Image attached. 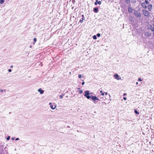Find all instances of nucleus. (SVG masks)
I'll return each instance as SVG.
<instances>
[{"instance_id":"nucleus-1","label":"nucleus","mask_w":154,"mask_h":154,"mask_svg":"<svg viewBox=\"0 0 154 154\" xmlns=\"http://www.w3.org/2000/svg\"><path fill=\"white\" fill-rule=\"evenodd\" d=\"M143 13L145 16H148L149 15V12L147 10H143Z\"/></svg>"},{"instance_id":"nucleus-2","label":"nucleus","mask_w":154,"mask_h":154,"mask_svg":"<svg viewBox=\"0 0 154 154\" xmlns=\"http://www.w3.org/2000/svg\"><path fill=\"white\" fill-rule=\"evenodd\" d=\"M134 14L136 17L139 18L141 17V14L137 11H134Z\"/></svg>"},{"instance_id":"nucleus-3","label":"nucleus","mask_w":154,"mask_h":154,"mask_svg":"<svg viewBox=\"0 0 154 154\" xmlns=\"http://www.w3.org/2000/svg\"><path fill=\"white\" fill-rule=\"evenodd\" d=\"M85 94L84 96L86 97L88 99H90V96L88 95L89 94V91H86L85 92Z\"/></svg>"},{"instance_id":"nucleus-4","label":"nucleus","mask_w":154,"mask_h":154,"mask_svg":"<svg viewBox=\"0 0 154 154\" xmlns=\"http://www.w3.org/2000/svg\"><path fill=\"white\" fill-rule=\"evenodd\" d=\"M133 11H134V9H132L131 7H129L128 8V11L129 13H132Z\"/></svg>"},{"instance_id":"nucleus-5","label":"nucleus","mask_w":154,"mask_h":154,"mask_svg":"<svg viewBox=\"0 0 154 154\" xmlns=\"http://www.w3.org/2000/svg\"><path fill=\"white\" fill-rule=\"evenodd\" d=\"M114 77L116 79H117L118 80H119L120 79H121V78H119V75L117 74H116L114 75Z\"/></svg>"},{"instance_id":"nucleus-6","label":"nucleus","mask_w":154,"mask_h":154,"mask_svg":"<svg viewBox=\"0 0 154 154\" xmlns=\"http://www.w3.org/2000/svg\"><path fill=\"white\" fill-rule=\"evenodd\" d=\"M141 5L142 7L145 9H146L147 8V6L146 5L145 3L143 2L141 4Z\"/></svg>"},{"instance_id":"nucleus-7","label":"nucleus","mask_w":154,"mask_h":154,"mask_svg":"<svg viewBox=\"0 0 154 154\" xmlns=\"http://www.w3.org/2000/svg\"><path fill=\"white\" fill-rule=\"evenodd\" d=\"M152 8V5H149L148 6V9L149 11H150Z\"/></svg>"},{"instance_id":"nucleus-8","label":"nucleus","mask_w":154,"mask_h":154,"mask_svg":"<svg viewBox=\"0 0 154 154\" xmlns=\"http://www.w3.org/2000/svg\"><path fill=\"white\" fill-rule=\"evenodd\" d=\"M149 29H150L152 31H154V28L153 26H152V25H150L149 26Z\"/></svg>"},{"instance_id":"nucleus-9","label":"nucleus","mask_w":154,"mask_h":154,"mask_svg":"<svg viewBox=\"0 0 154 154\" xmlns=\"http://www.w3.org/2000/svg\"><path fill=\"white\" fill-rule=\"evenodd\" d=\"M38 92H39L41 94H42L44 93V91L42 90L41 88H39L38 90Z\"/></svg>"},{"instance_id":"nucleus-10","label":"nucleus","mask_w":154,"mask_h":154,"mask_svg":"<svg viewBox=\"0 0 154 154\" xmlns=\"http://www.w3.org/2000/svg\"><path fill=\"white\" fill-rule=\"evenodd\" d=\"M92 100L94 101H95L96 100H99V99L96 96H94Z\"/></svg>"},{"instance_id":"nucleus-11","label":"nucleus","mask_w":154,"mask_h":154,"mask_svg":"<svg viewBox=\"0 0 154 154\" xmlns=\"http://www.w3.org/2000/svg\"><path fill=\"white\" fill-rule=\"evenodd\" d=\"M94 11L96 13H97L98 12V8H94Z\"/></svg>"},{"instance_id":"nucleus-12","label":"nucleus","mask_w":154,"mask_h":154,"mask_svg":"<svg viewBox=\"0 0 154 154\" xmlns=\"http://www.w3.org/2000/svg\"><path fill=\"white\" fill-rule=\"evenodd\" d=\"M56 106H55L54 107L53 106V105H51V106L50 107L52 109H54L56 107Z\"/></svg>"},{"instance_id":"nucleus-13","label":"nucleus","mask_w":154,"mask_h":154,"mask_svg":"<svg viewBox=\"0 0 154 154\" xmlns=\"http://www.w3.org/2000/svg\"><path fill=\"white\" fill-rule=\"evenodd\" d=\"M125 2L126 4H129L130 2V0H125Z\"/></svg>"},{"instance_id":"nucleus-14","label":"nucleus","mask_w":154,"mask_h":154,"mask_svg":"<svg viewBox=\"0 0 154 154\" xmlns=\"http://www.w3.org/2000/svg\"><path fill=\"white\" fill-rule=\"evenodd\" d=\"M64 94H62L60 96V97L61 99L63 98V97L64 96Z\"/></svg>"},{"instance_id":"nucleus-15","label":"nucleus","mask_w":154,"mask_h":154,"mask_svg":"<svg viewBox=\"0 0 154 154\" xmlns=\"http://www.w3.org/2000/svg\"><path fill=\"white\" fill-rule=\"evenodd\" d=\"M4 2V0H0V4H2Z\"/></svg>"},{"instance_id":"nucleus-16","label":"nucleus","mask_w":154,"mask_h":154,"mask_svg":"<svg viewBox=\"0 0 154 154\" xmlns=\"http://www.w3.org/2000/svg\"><path fill=\"white\" fill-rule=\"evenodd\" d=\"M33 41H34V42L33 43V44H34V43L36 41V38H34V39H33Z\"/></svg>"},{"instance_id":"nucleus-17","label":"nucleus","mask_w":154,"mask_h":154,"mask_svg":"<svg viewBox=\"0 0 154 154\" xmlns=\"http://www.w3.org/2000/svg\"><path fill=\"white\" fill-rule=\"evenodd\" d=\"M93 38L94 39H97V37H96V36L95 35H94L93 36Z\"/></svg>"},{"instance_id":"nucleus-18","label":"nucleus","mask_w":154,"mask_h":154,"mask_svg":"<svg viewBox=\"0 0 154 154\" xmlns=\"http://www.w3.org/2000/svg\"><path fill=\"white\" fill-rule=\"evenodd\" d=\"M134 112H135V113H136L137 114H139V112H138L136 109H135L134 110Z\"/></svg>"},{"instance_id":"nucleus-19","label":"nucleus","mask_w":154,"mask_h":154,"mask_svg":"<svg viewBox=\"0 0 154 154\" xmlns=\"http://www.w3.org/2000/svg\"><path fill=\"white\" fill-rule=\"evenodd\" d=\"M79 93H80V94H82L83 93V91L82 90H80L79 91Z\"/></svg>"},{"instance_id":"nucleus-20","label":"nucleus","mask_w":154,"mask_h":154,"mask_svg":"<svg viewBox=\"0 0 154 154\" xmlns=\"http://www.w3.org/2000/svg\"><path fill=\"white\" fill-rule=\"evenodd\" d=\"M145 2L146 4L149 3V2L147 0H145Z\"/></svg>"},{"instance_id":"nucleus-21","label":"nucleus","mask_w":154,"mask_h":154,"mask_svg":"<svg viewBox=\"0 0 154 154\" xmlns=\"http://www.w3.org/2000/svg\"><path fill=\"white\" fill-rule=\"evenodd\" d=\"M97 37H99L100 36V33H98L97 34Z\"/></svg>"},{"instance_id":"nucleus-22","label":"nucleus","mask_w":154,"mask_h":154,"mask_svg":"<svg viewBox=\"0 0 154 154\" xmlns=\"http://www.w3.org/2000/svg\"><path fill=\"white\" fill-rule=\"evenodd\" d=\"M138 81H141L142 80H141V78H139L138 80Z\"/></svg>"},{"instance_id":"nucleus-23","label":"nucleus","mask_w":154,"mask_h":154,"mask_svg":"<svg viewBox=\"0 0 154 154\" xmlns=\"http://www.w3.org/2000/svg\"><path fill=\"white\" fill-rule=\"evenodd\" d=\"M97 3L99 5H100L101 4V2L100 1H99Z\"/></svg>"},{"instance_id":"nucleus-24","label":"nucleus","mask_w":154,"mask_h":154,"mask_svg":"<svg viewBox=\"0 0 154 154\" xmlns=\"http://www.w3.org/2000/svg\"><path fill=\"white\" fill-rule=\"evenodd\" d=\"M10 136H8L7 137V140H9L10 139Z\"/></svg>"},{"instance_id":"nucleus-25","label":"nucleus","mask_w":154,"mask_h":154,"mask_svg":"<svg viewBox=\"0 0 154 154\" xmlns=\"http://www.w3.org/2000/svg\"><path fill=\"white\" fill-rule=\"evenodd\" d=\"M82 17H83L82 18V20H85V18H84V15H82Z\"/></svg>"},{"instance_id":"nucleus-26","label":"nucleus","mask_w":154,"mask_h":154,"mask_svg":"<svg viewBox=\"0 0 154 154\" xmlns=\"http://www.w3.org/2000/svg\"><path fill=\"white\" fill-rule=\"evenodd\" d=\"M79 78H81L82 77V75L81 74H79Z\"/></svg>"},{"instance_id":"nucleus-27","label":"nucleus","mask_w":154,"mask_h":154,"mask_svg":"<svg viewBox=\"0 0 154 154\" xmlns=\"http://www.w3.org/2000/svg\"><path fill=\"white\" fill-rule=\"evenodd\" d=\"M93 97H94V96L92 95L90 96V98H92V99Z\"/></svg>"},{"instance_id":"nucleus-28","label":"nucleus","mask_w":154,"mask_h":154,"mask_svg":"<svg viewBox=\"0 0 154 154\" xmlns=\"http://www.w3.org/2000/svg\"><path fill=\"white\" fill-rule=\"evenodd\" d=\"M123 99L124 100H126L127 99V98L126 97H124L123 98Z\"/></svg>"},{"instance_id":"nucleus-29","label":"nucleus","mask_w":154,"mask_h":154,"mask_svg":"<svg viewBox=\"0 0 154 154\" xmlns=\"http://www.w3.org/2000/svg\"><path fill=\"white\" fill-rule=\"evenodd\" d=\"M97 2H95V3H94V5H97Z\"/></svg>"},{"instance_id":"nucleus-30","label":"nucleus","mask_w":154,"mask_h":154,"mask_svg":"<svg viewBox=\"0 0 154 154\" xmlns=\"http://www.w3.org/2000/svg\"><path fill=\"white\" fill-rule=\"evenodd\" d=\"M8 71L9 72H11V69H9Z\"/></svg>"},{"instance_id":"nucleus-31","label":"nucleus","mask_w":154,"mask_h":154,"mask_svg":"<svg viewBox=\"0 0 154 154\" xmlns=\"http://www.w3.org/2000/svg\"><path fill=\"white\" fill-rule=\"evenodd\" d=\"M83 21V20H80V22L81 23H82Z\"/></svg>"},{"instance_id":"nucleus-32","label":"nucleus","mask_w":154,"mask_h":154,"mask_svg":"<svg viewBox=\"0 0 154 154\" xmlns=\"http://www.w3.org/2000/svg\"><path fill=\"white\" fill-rule=\"evenodd\" d=\"M85 84V82H83L82 83V85H84Z\"/></svg>"},{"instance_id":"nucleus-33","label":"nucleus","mask_w":154,"mask_h":154,"mask_svg":"<svg viewBox=\"0 0 154 154\" xmlns=\"http://www.w3.org/2000/svg\"><path fill=\"white\" fill-rule=\"evenodd\" d=\"M104 93H102V94H101V95L103 96L104 95Z\"/></svg>"},{"instance_id":"nucleus-34","label":"nucleus","mask_w":154,"mask_h":154,"mask_svg":"<svg viewBox=\"0 0 154 154\" xmlns=\"http://www.w3.org/2000/svg\"><path fill=\"white\" fill-rule=\"evenodd\" d=\"M49 104L51 105H51H52V103H50Z\"/></svg>"},{"instance_id":"nucleus-35","label":"nucleus","mask_w":154,"mask_h":154,"mask_svg":"<svg viewBox=\"0 0 154 154\" xmlns=\"http://www.w3.org/2000/svg\"><path fill=\"white\" fill-rule=\"evenodd\" d=\"M0 91L1 92L3 91V90L2 89H1Z\"/></svg>"},{"instance_id":"nucleus-36","label":"nucleus","mask_w":154,"mask_h":154,"mask_svg":"<svg viewBox=\"0 0 154 154\" xmlns=\"http://www.w3.org/2000/svg\"><path fill=\"white\" fill-rule=\"evenodd\" d=\"M19 140V138H17L16 139V140Z\"/></svg>"},{"instance_id":"nucleus-37","label":"nucleus","mask_w":154,"mask_h":154,"mask_svg":"<svg viewBox=\"0 0 154 154\" xmlns=\"http://www.w3.org/2000/svg\"><path fill=\"white\" fill-rule=\"evenodd\" d=\"M100 92L101 93H103V91H100Z\"/></svg>"},{"instance_id":"nucleus-38","label":"nucleus","mask_w":154,"mask_h":154,"mask_svg":"<svg viewBox=\"0 0 154 154\" xmlns=\"http://www.w3.org/2000/svg\"><path fill=\"white\" fill-rule=\"evenodd\" d=\"M107 92H106V93H105V94H106V95H107Z\"/></svg>"},{"instance_id":"nucleus-39","label":"nucleus","mask_w":154,"mask_h":154,"mask_svg":"<svg viewBox=\"0 0 154 154\" xmlns=\"http://www.w3.org/2000/svg\"><path fill=\"white\" fill-rule=\"evenodd\" d=\"M126 93H124V94L123 95H126Z\"/></svg>"},{"instance_id":"nucleus-40","label":"nucleus","mask_w":154,"mask_h":154,"mask_svg":"<svg viewBox=\"0 0 154 154\" xmlns=\"http://www.w3.org/2000/svg\"><path fill=\"white\" fill-rule=\"evenodd\" d=\"M98 2V1L97 0H96V2Z\"/></svg>"},{"instance_id":"nucleus-41","label":"nucleus","mask_w":154,"mask_h":154,"mask_svg":"<svg viewBox=\"0 0 154 154\" xmlns=\"http://www.w3.org/2000/svg\"><path fill=\"white\" fill-rule=\"evenodd\" d=\"M138 82H137L136 83V85H138Z\"/></svg>"},{"instance_id":"nucleus-42","label":"nucleus","mask_w":154,"mask_h":154,"mask_svg":"<svg viewBox=\"0 0 154 154\" xmlns=\"http://www.w3.org/2000/svg\"><path fill=\"white\" fill-rule=\"evenodd\" d=\"M13 67V66H11V68H12V67Z\"/></svg>"},{"instance_id":"nucleus-43","label":"nucleus","mask_w":154,"mask_h":154,"mask_svg":"<svg viewBox=\"0 0 154 154\" xmlns=\"http://www.w3.org/2000/svg\"><path fill=\"white\" fill-rule=\"evenodd\" d=\"M12 140H14V138H12Z\"/></svg>"},{"instance_id":"nucleus-44","label":"nucleus","mask_w":154,"mask_h":154,"mask_svg":"<svg viewBox=\"0 0 154 154\" xmlns=\"http://www.w3.org/2000/svg\"><path fill=\"white\" fill-rule=\"evenodd\" d=\"M153 36H154V33H153Z\"/></svg>"},{"instance_id":"nucleus-45","label":"nucleus","mask_w":154,"mask_h":154,"mask_svg":"<svg viewBox=\"0 0 154 154\" xmlns=\"http://www.w3.org/2000/svg\"><path fill=\"white\" fill-rule=\"evenodd\" d=\"M68 97V96H66V97Z\"/></svg>"},{"instance_id":"nucleus-46","label":"nucleus","mask_w":154,"mask_h":154,"mask_svg":"<svg viewBox=\"0 0 154 154\" xmlns=\"http://www.w3.org/2000/svg\"><path fill=\"white\" fill-rule=\"evenodd\" d=\"M153 27H154V24L153 25Z\"/></svg>"},{"instance_id":"nucleus-47","label":"nucleus","mask_w":154,"mask_h":154,"mask_svg":"<svg viewBox=\"0 0 154 154\" xmlns=\"http://www.w3.org/2000/svg\"><path fill=\"white\" fill-rule=\"evenodd\" d=\"M153 19L154 20V18H153Z\"/></svg>"},{"instance_id":"nucleus-48","label":"nucleus","mask_w":154,"mask_h":154,"mask_svg":"<svg viewBox=\"0 0 154 154\" xmlns=\"http://www.w3.org/2000/svg\"><path fill=\"white\" fill-rule=\"evenodd\" d=\"M2 154V153H1V154Z\"/></svg>"}]
</instances>
